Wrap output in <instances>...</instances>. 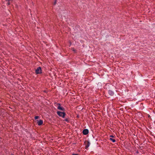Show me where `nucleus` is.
<instances>
[{"instance_id":"39448f33","label":"nucleus","mask_w":155,"mask_h":155,"mask_svg":"<svg viewBox=\"0 0 155 155\" xmlns=\"http://www.w3.org/2000/svg\"><path fill=\"white\" fill-rule=\"evenodd\" d=\"M37 123L38 125L40 126L43 124V121L41 120H39L37 121Z\"/></svg>"},{"instance_id":"0eeeda50","label":"nucleus","mask_w":155,"mask_h":155,"mask_svg":"<svg viewBox=\"0 0 155 155\" xmlns=\"http://www.w3.org/2000/svg\"><path fill=\"white\" fill-rule=\"evenodd\" d=\"M90 145V143L88 142L86 145V148L87 149L88 148Z\"/></svg>"},{"instance_id":"423d86ee","label":"nucleus","mask_w":155,"mask_h":155,"mask_svg":"<svg viewBox=\"0 0 155 155\" xmlns=\"http://www.w3.org/2000/svg\"><path fill=\"white\" fill-rule=\"evenodd\" d=\"M109 94L111 96H113L114 95V92L111 91H108Z\"/></svg>"},{"instance_id":"1a4fd4ad","label":"nucleus","mask_w":155,"mask_h":155,"mask_svg":"<svg viewBox=\"0 0 155 155\" xmlns=\"http://www.w3.org/2000/svg\"><path fill=\"white\" fill-rule=\"evenodd\" d=\"M64 120L67 122H69V120L68 118L65 119H64Z\"/></svg>"},{"instance_id":"ddd939ff","label":"nucleus","mask_w":155,"mask_h":155,"mask_svg":"<svg viewBox=\"0 0 155 155\" xmlns=\"http://www.w3.org/2000/svg\"><path fill=\"white\" fill-rule=\"evenodd\" d=\"M7 4L8 5H10V3L9 2H8V3H7Z\"/></svg>"},{"instance_id":"f8f14e48","label":"nucleus","mask_w":155,"mask_h":155,"mask_svg":"<svg viewBox=\"0 0 155 155\" xmlns=\"http://www.w3.org/2000/svg\"><path fill=\"white\" fill-rule=\"evenodd\" d=\"M72 155H79L78 154H74V153H73Z\"/></svg>"},{"instance_id":"9d476101","label":"nucleus","mask_w":155,"mask_h":155,"mask_svg":"<svg viewBox=\"0 0 155 155\" xmlns=\"http://www.w3.org/2000/svg\"><path fill=\"white\" fill-rule=\"evenodd\" d=\"M38 118H39V117H38V116H35V120H36V119H38Z\"/></svg>"},{"instance_id":"6e6552de","label":"nucleus","mask_w":155,"mask_h":155,"mask_svg":"<svg viewBox=\"0 0 155 155\" xmlns=\"http://www.w3.org/2000/svg\"><path fill=\"white\" fill-rule=\"evenodd\" d=\"M111 141H112V142L113 143H114L116 141V140L115 139H113L111 138H110L109 139Z\"/></svg>"},{"instance_id":"f03ea898","label":"nucleus","mask_w":155,"mask_h":155,"mask_svg":"<svg viewBox=\"0 0 155 155\" xmlns=\"http://www.w3.org/2000/svg\"><path fill=\"white\" fill-rule=\"evenodd\" d=\"M35 73L37 74H40L41 73V67H38L35 70Z\"/></svg>"},{"instance_id":"7ed1b4c3","label":"nucleus","mask_w":155,"mask_h":155,"mask_svg":"<svg viewBox=\"0 0 155 155\" xmlns=\"http://www.w3.org/2000/svg\"><path fill=\"white\" fill-rule=\"evenodd\" d=\"M57 104L58 105V106L57 107V108L58 109L63 111L64 110V108L63 107H61L59 104Z\"/></svg>"},{"instance_id":"20e7f679","label":"nucleus","mask_w":155,"mask_h":155,"mask_svg":"<svg viewBox=\"0 0 155 155\" xmlns=\"http://www.w3.org/2000/svg\"><path fill=\"white\" fill-rule=\"evenodd\" d=\"M83 133L84 135H87L88 133V130L87 129H85L83 130Z\"/></svg>"},{"instance_id":"4468645a","label":"nucleus","mask_w":155,"mask_h":155,"mask_svg":"<svg viewBox=\"0 0 155 155\" xmlns=\"http://www.w3.org/2000/svg\"><path fill=\"white\" fill-rule=\"evenodd\" d=\"M56 3V1H55L54 2V5H55Z\"/></svg>"},{"instance_id":"2eb2a0df","label":"nucleus","mask_w":155,"mask_h":155,"mask_svg":"<svg viewBox=\"0 0 155 155\" xmlns=\"http://www.w3.org/2000/svg\"><path fill=\"white\" fill-rule=\"evenodd\" d=\"M5 0L7 1H9L10 0Z\"/></svg>"},{"instance_id":"f257e3e1","label":"nucleus","mask_w":155,"mask_h":155,"mask_svg":"<svg viewBox=\"0 0 155 155\" xmlns=\"http://www.w3.org/2000/svg\"><path fill=\"white\" fill-rule=\"evenodd\" d=\"M57 113V114L60 117H61L63 118H64L65 115V114L64 112H61L60 111H58Z\"/></svg>"},{"instance_id":"9b49d317","label":"nucleus","mask_w":155,"mask_h":155,"mask_svg":"<svg viewBox=\"0 0 155 155\" xmlns=\"http://www.w3.org/2000/svg\"><path fill=\"white\" fill-rule=\"evenodd\" d=\"M110 137H114V136L112 135H111L110 136Z\"/></svg>"}]
</instances>
